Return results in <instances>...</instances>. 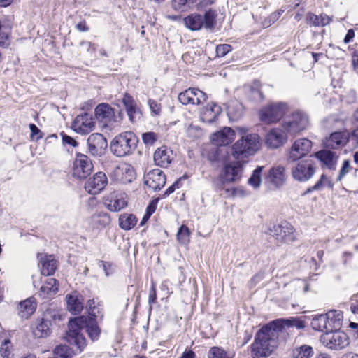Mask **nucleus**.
<instances>
[{
    "mask_svg": "<svg viewBox=\"0 0 358 358\" xmlns=\"http://www.w3.org/2000/svg\"><path fill=\"white\" fill-rule=\"evenodd\" d=\"M349 141H351L355 148H358V125L350 133H348Z\"/></svg>",
    "mask_w": 358,
    "mask_h": 358,
    "instance_id": "obj_63",
    "label": "nucleus"
},
{
    "mask_svg": "<svg viewBox=\"0 0 358 358\" xmlns=\"http://www.w3.org/2000/svg\"><path fill=\"white\" fill-rule=\"evenodd\" d=\"M312 149V142L308 138H303L296 140L287 155V160L295 162L306 156Z\"/></svg>",
    "mask_w": 358,
    "mask_h": 358,
    "instance_id": "obj_10",
    "label": "nucleus"
},
{
    "mask_svg": "<svg viewBox=\"0 0 358 358\" xmlns=\"http://www.w3.org/2000/svg\"><path fill=\"white\" fill-rule=\"evenodd\" d=\"M322 343L327 348L334 350H341L346 348L349 343V338L343 331H327L321 336Z\"/></svg>",
    "mask_w": 358,
    "mask_h": 358,
    "instance_id": "obj_8",
    "label": "nucleus"
},
{
    "mask_svg": "<svg viewBox=\"0 0 358 358\" xmlns=\"http://www.w3.org/2000/svg\"><path fill=\"white\" fill-rule=\"evenodd\" d=\"M270 234L277 241L282 243H291L296 239V231L289 222H281L269 229Z\"/></svg>",
    "mask_w": 358,
    "mask_h": 358,
    "instance_id": "obj_11",
    "label": "nucleus"
},
{
    "mask_svg": "<svg viewBox=\"0 0 358 358\" xmlns=\"http://www.w3.org/2000/svg\"><path fill=\"white\" fill-rule=\"evenodd\" d=\"M61 136L62 138V143L64 145H69L71 147L77 146V141L72 137L68 136L64 132H62Z\"/></svg>",
    "mask_w": 358,
    "mask_h": 358,
    "instance_id": "obj_57",
    "label": "nucleus"
},
{
    "mask_svg": "<svg viewBox=\"0 0 358 358\" xmlns=\"http://www.w3.org/2000/svg\"><path fill=\"white\" fill-rule=\"evenodd\" d=\"M123 105L125 107L127 115L131 122H135L138 115H140V110L133 97L125 93L122 99Z\"/></svg>",
    "mask_w": 358,
    "mask_h": 358,
    "instance_id": "obj_29",
    "label": "nucleus"
},
{
    "mask_svg": "<svg viewBox=\"0 0 358 358\" xmlns=\"http://www.w3.org/2000/svg\"><path fill=\"white\" fill-rule=\"evenodd\" d=\"M287 132L283 129H272L266 136V144L271 148H278L287 141Z\"/></svg>",
    "mask_w": 358,
    "mask_h": 358,
    "instance_id": "obj_22",
    "label": "nucleus"
},
{
    "mask_svg": "<svg viewBox=\"0 0 358 358\" xmlns=\"http://www.w3.org/2000/svg\"><path fill=\"white\" fill-rule=\"evenodd\" d=\"M73 352L66 345H60L54 350L55 358H71Z\"/></svg>",
    "mask_w": 358,
    "mask_h": 358,
    "instance_id": "obj_47",
    "label": "nucleus"
},
{
    "mask_svg": "<svg viewBox=\"0 0 358 358\" xmlns=\"http://www.w3.org/2000/svg\"><path fill=\"white\" fill-rule=\"evenodd\" d=\"M59 288V282L55 278H48L41 287L38 295L42 299H49L55 296Z\"/></svg>",
    "mask_w": 358,
    "mask_h": 358,
    "instance_id": "obj_28",
    "label": "nucleus"
},
{
    "mask_svg": "<svg viewBox=\"0 0 358 358\" xmlns=\"http://www.w3.org/2000/svg\"><path fill=\"white\" fill-rule=\"evenodd\" d=\"M189 229L185 225H182L177 233L178 240L182 243H186L189 241Z\"/></svg>",
    "mask_w": 358,
    "mask_h": 358,
    "instance_id": "obj_50",
    "label": "nucleus"
},
{
    "mask_svg": "<svg viewBox=\"0 0 358 358\" xmlns=\"http://www.w3.org/2000/svg\"><path fill=\"white\" fill-rule=\"evenodd\" d=\"M317 169V162L313 157L295 162L291 166L290 172L294 180L306 182L310 180Z\"/></svg>",
    "mask_w": 358,
    "mask_h": 358,
    "instance_id": "obj_6",
    "label": "nucleus"
},
{
    "mask_svg": "<svg viewBox=\"0 0 358 358\" xmlns=\"http://www.w3.org/2000/svg\"><path fill=\"white\" fill-rule=\"evenodd\" d=\"M217 13L216 10L209 9L206 11L203 17V27L206 29L212 30L216 25V18Z\"/></svg>",
    "mask_w": 358,
    "mask_h": 358,
    "instance_id": "obj_43",
    "label": "nucleus"
},
{
    "mask_svg": "<svg viewBox=\"0 0 358 358\" xmlns=\"http://www.w3.org/2000/svg\"><path fill=\"white\" fill-rule=\"evenodd\" d=\"M166 176L159 169L150 171L144 176V184L153 191L160 190L166 184Z\"/></svg>",
    "mask_w": 358,
    "mask_h": 358,
    "instance_id": "obj_16",
    "label": "nucleus"
},
{
    "mask_svg": "<svg viewBox=\"0 0 358 358\" xmlns=\"http://www.w3.org/2000/svg\"><path fill=\"white\" fill-rule=\"evenodd\" d=\"M221 112L220 106L215 103H210L201 110L200 119L203 122L210 124L216 120Z\"/></svg>",
    "mask_w": 358,
    "mask_h": 358,
    "instance_id": "obj_25",
    "label": "nucleus"
},
{
    "mask_svg": "<svg viewBox=\"0 0 358 358\" xmlns=\"http://www.w3.org/2000/svg\"><path fill=\"white\" fill-rule=\"evenodd\" d=\"M51 322L47 317L37 319L32 325V332L36 338L48 336L51 333Z\"/></svg>",
    "mask_w": 358,
    "mask_h": 358,
    "instance_id": "obj_27",
    "label": "nucleus"
},
{
    "mask_svg": "<svg viewBox=\"0 0 358 358\" xmlns=\"http://www.w3.org/2000/svg\"><path fill=\"white\" fill-rule=\"evenodd\" d=\"M319 159L328 168L332 169L335 168L338 156L334 151L329 150H322L315 154Z\"/></svg>",
    "mask_w": 358,
    "mask_h": 358,
    "instance_id": "obj_32",
    "label": "nucleus"
},
{
    "mask_svg": "<svg viewBox=\"0 0 358 358\" xmlns=\"http://www.w3.org/2000/svg\"><path fill=\"white\" fill-rule=\"evenodd\" d=\"M94 113L96 118L104 126H108L115 122L114 109L108 103L99 104L95 108Z\"/></svg>",
    "mask_w": 358,
    "mask_h": 358,
    "instance_id": "obj_21",
    "label": "nucleus"
},
{
    "mask_svg": "<svg viewBox=\"0 0 358 358\" xmlns=\"http://www.w3.org/2000/svg\"><path fill=\"white\" fill-rule=\"evenodd\" d=\"M348 141V133L345 134L343 132H334L331 134L329 138L326 143V145L329 148L337 149L340 147L345 145Z\"/></svg>",
    "mask_w": 358,
    "mask_h": 358,
    "instance_id": "obj_30",
    "label": "nucleus"
},
{
    "mask_svg": "<svg viewBox=\"0 0 358 358\" xmlns=\"http://www.w3.org/2000/svg\"><path fill=\"white\" fill-rule=\"evenodd\" d=\"M137 223V218L133 214H122L119 217V226L124 230L131 229Z\"/></svg>",
    "mask_w": 358,
    "mask_h": 358,
    "instance_id": "obj_40",
    "label": "nucleus"
},
{
    "mask_svg": "<svg viewBox=\"0 0 358 358\" xmlns=\"http://www.w3.org/2000/svg\"><path fill=\"white\" fill-rule=\"evenodd\" d=\"M185 26L192 31L201 29L203 25V17L200 14H191L184 18Z\"/></svg>",
    "mask_w": 358,
    "mask_h": 358,
    "instance_id": "obj_34",
    "label": "nucleus"
},
{
    "mask_svg": "<svg viewBox=\"0 0 358 358\" xmlns=\"http://www.w3.org/2000/svg\"><path fill=\"white\" fill-rule=\"evenodd\" d=\"M236 352L233 348L213 346L207 352L208 358H234Z\"/></svg>",
    "mask_w": 358,
    "mask_h": 358,
    "instance_id": "obj_31",
    "label": "nucleus"
},
{
    "mask_svg": "<svg viewBox=\"0 0 358 358\" xmlns=\"http://www.w3.org/2000/svg\"><path fill=\"white\" fill-rule=\"evenodd\" d=\"M259 148V136L251 134L238 140L231 148L234 159H239L254 155Z\"/></svg>",
    "mask_w": 358,
    "mask_h": 358,
    "instance_id": "obj_5",
    "label": "nucleus"
},
{
    "mask_svg": "<svg viewBox=\"0 0 358 358\" xmlns=\"http://www.w3.org/2000/svg\"><path fill=\"white\" fill-rule=\"evenodd\" d=\"M217 161L222 162L223 169L221 173L222 182H236L241 178L243 164L240 161L235 159L230 161L228 148H219L216 150Z\"/></svg>",
    "mask_w": 358,
    "mask_h": 358,
    "instance_id": "obj_3",
    "label": "nucleus"
},
{
    "mask_svg": "<svg viewBox=\"0 0 358 358\" xmlns=\"http://www.w3.org/2000/svg\"><path fill=\"white\" fill-rule=\"evenodd\" d=\"M11 342L9 339H5L0 347V355L2 358H12Z\"/></svg>",
    "mask_w": 358,
    "mask_h": 358,
    "instance_id": "obj_49",
    "label": "nucleus"
},
{
    "mask_svg": "<svg viewBox=\"0 0 358 358\" xmlns=\"http://www.w3.org/2000/svg\"><path fill=\"white\" fill-rule=\"evenodd\" d=\"M243 114V106L238 101L231 102L227 107V115L232 121H237Z\"/></svg>",
    "mask_w": 358,
    "mask_h": 358,
    "instance_id": "obj_38",
    "label": "nucleus"
},
{
    "mask_svg": "<svg viewBox=\"0 0 358 358\" xmlns=\"http://www.w3.org/2000/svg\"><path fill=\"white\" fill-rule=\"evenodd\" d=\"M311 327L315 331H329L331 329L328 326V316L326 314L317 315L313 317L311 321Z\"/></svg>",
    "mask_w": 358,
    "mask_h": 358,
    "instance_id": "obj_35",
    "label": "nucleus"
},
{
    "mask_svg": "<svg viewBox=\"0 0 358 358\" xmlns=\"http://www.w3.org/2000/svg\"><path fill=\"white\" fill-rule=\"evenodd\" d=\"M173 152L166 146L157 148L154 152V161L157 166L167 167L173 159Z\"/></svg>",
    "mask_w": 358,
    "mask_h": 358,
    "instance_id": "obj_26",
    "label": "nucleus"
},
{
    "mask_svg": "<svg viewBox=\"0 0 358 358\" xmlns=\"http://www.w3.org/2000/svg\"><path fill=\"white\" fill-rule=\"evenodd\" d=\"M231 46H215L216 56L222 57L231 50Z\"/></svg>",
    "mask_w": 358,
    "mask_h": 358,
    "instance_id": "obj_60",
    "label": "nucleus"
},
{
    "mask_svg": "<svg viewBox=\"0 0 358 358\" xmlns=\"http://www.w3.org/2000/svg\"><path fill=\"white\" fill-rule=\"evenodd\" d=\"M309 117L303 112L294 113L287 120L283 122L282 129L290 135H296L308 129Z\"/></svg>",
    "mask_w": 358,
    "mask_h": 358,
    "instance_id": "obj_7",
    "label": "nucleus"
},
{
    "mask_svg": "<svg viewBox=\"0 0 358 358\" xmlns=\"http://www.w3.org/2000/svg\"><path fill=\"white\" fill-rule=\"evenodd\" d=\"M199 0H172L171 6L177 11H186L193 6Z\"/></svg>",
    "mask_w": 358,
    "mask_h": 358,
    "instance_id": "obj_45",
    "label": "nucleus"
},
{
    "mask_svg": "<svg viewBox=\"0 0 358 358\" xmlns=\"http://www.w3.org/2000/svg\"><path fill=\"white\" fill-rule=\"evenodd\" d=\"M264 166H257L249 178L248 183L255 189L259 188L262 183V172Z\"/></svg>",
    "mask_w": 358,
    "mask_h": 358,
    "instance_id": "obj_46",
    "label": "nucleus"
},
{
    "mask_svg": "<svg viewBox=\"0 0 358 358\" xmlns=\"http://www.w3.org/2000/svg\"><path fill=\"white\" fill-rule=\"evenodd\" d=\"M328 316V326L331 328L330 331H334L339 329L341 327L343 315L340 311L331 310L326 313Z\"/></svg>",
    "mask_w": 358,
    "mask_h": 358,
    "instance_id": "obj_37",
    "label": "nucleus"
},
{
    "mask_svg": "<svg viewBox=\"0 0 358 358\" xmlns=\"http://www.w3.org/2000/svg\"><path fill=\"white\" fill-rule=\"evenodd\" d=\"M306 19L307 23L315 27L326 26L331 21V17L326 14L316 15L312 13H307Z\"/></svg>",
    "mask_w": 358,
    "mask_h": 358,
    "instance_id": "obj_36",
    "label": "nucleus"
},
{
    "mask_svg": "<svg viewBox=\"0 0 358 358\" xmlns=\"http://www.w3.org/2000/svg\"><path fill=\"white\" fill-rule=\"evenodd\" d=\"M93 165L90 158L83 154H78L73 164V176L80 179H85L90 175Z\"/></svg>",
    "mask_w": 358,
    "mask_h": 358,
    "instance_id": "obj_12",
    "label": "nucleus"
},
{
    "mask_svg": "<svg viewBox=\"0 0 358 358\" xmlns=\"http://www.w3.org/2000/svg\"><path fill=\"white\" fill-rule=\"evenodd\" d=\"M95 127L92 115L85 113L78 115L73 122L74 130L80 134H86L91 132Z\"/></svg>",
    "mask_w": 358,
    "mask_h": 358,
    "instance_id": "obj_17",
    "label": "nucleus"
},
{
    "mask_svg": "<svg viewBox=\"0 0 358 358\" xmlns=\"http://www.w3.org/2000/svg\"><path fill=\"white\" fill-rule=\"evenodd\" d=\"M103 306L99 303H97L96 306H93V309L88 313L89 315L86 316V317H93L96 320V317H100L101 319L103 318V315L102 313Z\"/></svg>",
    "mask_w": 358,
    "mask_h": 358,
    "instance_id": "obj_52",
    "label": "nucleus"
},
{
    "mask_svg": "<svg viewBox=\"0 0 358 358\" xmlns=\"http://www.w3.org/2000/svg\"><path fill=\"white\" fill-rule=\"evenodd\" d=\"M138 139L134 133L125 131L117 135L110 143L111 152L117 157L131 155L137 147Z\"/></svg>",
    "mask_w": 358,
    "mask_h": 358,
    "instance_id": "obj_4",
    "label": "nucleus"
},
{
    "mask_svg": "<svg viewBox=\"0 0 358 358\" xmlns=\"http://www.w3.org/2000/svg\"><path fill=\"white\" fill-rule=\"evenodd\" d=\"M83 329L93 341L98 340L101 334L98 322L93 317H86L83 315L71 319L69 322L67 341L71 344L76 345L80 351H82L86 345V339L80 333Z\"/></svg>",
    "mask_w": 358,
    "mask_h": 358,
    "instance_id": "obj_1",
    "label": "nucleus"
},
{
    "mask_svg": "<svg viewBox=\"0 0 358 358\" xmlns=\"http://www.w3.org/2000/svg\"><path fill=\"white\" fill-rule=\"evenodd\" d=\"M99 268H102L105 273L106 276H109L113 273V268L112 264L105 261H99L98 262Z\"/></svg>",
    "mask_w": 358,
    "mask_h": 358,
    "instance_id": "obj_55",
    "label": "nucleus"
},
{
    "mask_svg": "<svg viewBox=\"0 0 358 358\" xmlns=\"http://www.w3.org/2000/svg\"><path fill=\"white\" fill-rule=\"evenodd\" d=\"M108 143L106 138L99 133L92 134L87 138L89 152L96 157L104 155Z\"/></svg>",
    "mask_w": 358,
    "mask_h": 358,
    "instance_id": "obj_15",
    "label": "nucleus"
},
{
    "mask_svg": "<svg viewBox=\"0 0 358 358\" xmlns=\"http://www.w3.org/2000/svg\"><path fill=\"white\" fill-rule=\"evenodd\" d=\"M157 300L156 289L155 285H152L149 292L148 303L149 304L155 303Z\"/></svg>",
    "mask_w": 358,
    "mask_h": 358,
    "instance_id": "obj_64",
    "label": "nucleus"
},
{
    "mask_svg": "<svg viewBox=\"0 0 358 358\" xmlns=\"http://www.w3.org/2000/svg\"><path fill=\"white\" fill-rule=\"evenodd\" d=\"M159 138V135L153 131H148L142 134V141L146 147L155 145Z\"/></svg>",
    "mask_w": 358,
    "mask_h": 358,
    "instance_id": "obj_48",
    "label": "nucleus"
},
{
    "mask_svg": "<svg viewBox=\"0 0 358 358\" xmlns=\"http://www.w3.org/2000/svg\"><path fill=\"white\" fill-rule=\"evenodd\" d=\"M186 176H184L177 180H176L171 186H169L162 195V198H166L172 194L176 189H179L181 187V181L185 179Z\"/></svg>",
    "mask_w": 358,
    "mask_h": 358,
    "instance_id": "obj_51",
    "label": "nucleus"
},
{
    "mask_svg": "<svg viewBox=\"0 0 358 358\" xmlns=\"http://www.w3.org/2000/svg\"><path fill=\"white\" fill-rule=\"evenodd\" d=\"M270 324L276 330L277 334L280 336L285 331V327H296L301 329L305 327L303 320L298 317H290L288 319H278L269 322Z\"/></svg>",
    "mask_w": 358,
    "mask_h": 358,
    "instance_id": "obj_19",
    "label": "nucleus"
},
{
    "mask_svg": "<svg viewBox=\"0 0 358 358\" xmlns=\"http://www.w3.org/2000/svg\"><path fill=\"white\" fill-rule=\"evenodd\" d=\"M257 87L258 86L257 85L256 87L252 86L251 87V96L254 100L259 101L264 99V96L262 92L258 89Z\"/></svg>",
    "mask_w": 358,
    "mask_h": 358,
    "instance_id": "obj_61",
    "label": "nucleus"
},
{
    "mask_svg": "<svg viewBox=\"0 0 358 358\" xmlns=\"http://www.w3.org/2000/svg\"><path fill=\"white\" fill-rule=\"evenodd\" d=\"M234 131L228 127H224L222 130L214 133L211 136V141L219 148H226L224 146L231 143L234 139Z\"/></svg>",
    "mask_w": 358,
    "mask_h": 358,
    "instance_id": "obj_20",
    "label": "nucleus"
},
{
    "mask_svg": "<svg viewBox=\"0 0 358 358\" xmlns=\"http://www.w3.org/2000/svg\"><path fill=\"white\" fill-rule=\"evenodd\" d=\"M148 105L151 112L155 115H159L161 112V106L155 100L149 99Z\"/></svg>",
    "mask_w": 358,
    "mask_h": 358,
    "instance_id": "obj_58",
    "label": "nucleus"
},
{
    "mask_svg": "<svg viewBox=\"0 0 358 358\" xmlns=\"http://www.w3.org/2000/svg\"><path fill=\"white\" fill-rule=\"evenodd\" d=\"M287 110L288 106L285 103L271 104L260 111V119L267 124L274 123L280 120Z\"/></svg>",
    "mask_w": 358,
    "mask_h": 358,
    "instance_id": "obj_9",
    "label": "nucleus"
},
{
    "mask_svg": "<svg viewBox=\"0 0 358 358\" xmlns=\"http://www.w3.org/2000/svg\"><path fill=\"white\" fill-rule=\"evenodd\" d=\"M327 180V176L324 174H322L320 180L313 186L310 187L306 189L305 194H309L313 191L320 190L324 186V181Z\"/></svg>",
    "mask_w": 358,
    "mask_h": 358,
    "instance_id": "obj_53",
    "label": "nucleus"
},
{
    "mask_svg": "<svg viewBox=\"0 0 358 358\" xmlns=\"http://www.w3.org/2000/svg\"><path fill=\"white\" fill-rule=\"evenodd\" d=\"M279 18V13H271L267 18L263 22V26L264 27H268L273 24Z\"/></svg>",
    "mask_w": 358,
    "mask_h": 358,
    "instance_id": "obj_59",
    "label": "nucleus"
},
{
    "mask_svg": "<svg viewBox=\"0 0 358 358\" xmlns=\"http://www.w3.org/2000/svg\"><path fill=\"white\" fill-rule=\"evenodd\" d=\"M66 299L67 308L72 314L78 315L81 312L83 306L77 296L67 295Z\"/></svg>",
    "mask_w": 358,
    "mask_h": 358,
    "instance_id": "obj_39",
    "label": "nucleus"
},
{
    "mask_svg": "<svg viewBox=\"0 0 358 358\" xmlns=\"http://www.w3.org/2000/svg\"><path fill=\"white\" fill-rule=\"evenodd\" d=\"M29 129L31 131V138L32 140L38 141L43 137L41 131L34 124H30Z\"/></svg>",
    "mask_w": 358,
    "mask_h": 358,
    "instance_id": "obj_56",
    "label": "nucleus"
},
{
    "mask_svg": "<svg viewBox=\"0 0 358 358\" xmlns=\"http://www.w3.org/2000/svg\"><path fill=\"white\" fill-rule=\"evenodd\" d=\"M159 198L152 200L150 203L148 205L146 208L145 214H147L148 216H151L157 208V205L159 201Z\"/></svg>",
    "mask_w": 358,
    "mask_h": 358,
    "instance_id": "obj_62",
    "label": "nucleus"
},
{
    "mask_svg": "<svg viewBox=\"0 0 358 358\" xmlns=\"http://www.w3.org/2000/svg\"><path fill=\"white\" fill-rule=\"evenodd\" d=\"M118 173L123 175L122 180L124 182H131L135 178V171L134 168L128 164H124L117 168Z\"/></svg>",
    "mask_w": 358,
    "mask_h": 358,
    "instance_id": "obj_44",
    "label": "nucleus"
},
{
    "mask_svg": "<svg viewBox=\"0 0 358 358\" xmlns=\"http://www.w3.org/2000/svg\"><path fill=\"white\" fill-rule=\"evenodd\" d=\"M108 184V178L103 172H98L89 178L85 183V189L92 195L101 193Z\"/></svg>",
    "mask_w": 358,
    "mask_h": 358,
    "instance_id": "obj_14",
    "label": "nucleus"
},
{
    "mask_svg": "<svg viewBox=\"0 0 358 358\" xmlns=\"http://www.w3.org/2000/svg\"><path fill=\"white\" fill-rule=\"evenodd\" d=\"M313 355V348L308 345H303L292 350V358H310Z\"/></svg>",
    "mask_w": 358,
    "mask_h": 358,
    "instance_id": "obj_42",
    "label": "nucleus"
},
{
    "mask_svg": "<svg viewBox=\"0 0 358 358\" xmlns=\"http://www.w3.org/2000/svg\"><path fill=\"white\" fill-rule=\"evenodd\" d=\"M38 257L41 266V274L46 276L53 275L58 266V262L54 256L52 255H38Z\"/></svg>",
    "mask_w": 358,
    "mask_h": 358,
    "instance_id": "obj_24",
    "label": "nucleus"
},
{
    "mask_svg": "<svg viewBox=\"0 0 358 358\" xmlns=\"http://www.w3.org/2000/svg\"><path fill=\"white\" fill-rule=\"evenodd\" d=\"M103 204L110 211L118 212L127 206L126 195L122 193L113 192L104 197Z\"/></svg>",
    "mask_w": 358,
    "mask_h": 358,
    "instance_id": "obj_18",
    "label": "nucleus"
},
{
    "mask_svg": "<svg viewBox=\"0 0 358 358\" xmlns=\"http://www.w3.org/2000/svg\"><path fill=\"white\" fill-rule=\"evenodd\" d=\"M286 178L285 168L282 166L272 167L266 177V180L276 188L282 186Z\"/></svg>",
    "mask_w": 358,
    "mask_h": 358,
    "instance_id": "obj_23",
    "label": "nucleus"
},
{
    "mask_svg": "<svg viewBox=\"0 0 358 358\" xmlns=\"http://www.w3.org/2000/svg\"><path fill=\"white\" fill-rule=\"evenodd\" d=\"M178 101L183 105L202 104L207 99L206 94L197 88H189L178 94Z\"/></svg>",
    "mask_w": 358,
    "mask_h": 358,
    "instance_id": "obj_13",
    "label": "nucleus"
},
{
    "mask_svg": "<svg viewBox=\"0 0 358 358\" xmlns=\"http://www.w3.org/2000/svg\"><path fill=\"white\" fill-rule=\"evenodd\" d=\"M279 335L270 323L262 327L256 334L251 345L253 358L268 357L278 346Z\"/></svg>",
    "mask_w": 358,
    "mask_h": 358,
    "instance_id": "obj_2",
    "label": "nucleus"
},
{
    "mask_svg": "<svg viewBox=\"0 0 358 358\" xmlns=\"http://www.w3.org/2000/svg\"><path fill=\"white\" fill-rule=\"evenodd\" d=\"M92 220L97 229H103L110 223V217L107 213L100 212L92 217Z\"/></svg>",
    "mask_w": 358,
    "mask_h": 358,
    "instance_id": "obj_41",
    "label": "nucleus"
},
{
    "mask_svg": "<svg viewBox=\"0 0 358 358\" xmlns=\"http://www.w3.org/2000/svg\"><path fill=\"white\" fill-rule=\"evenodd\" d=\"M351 169V166H350V162L349 160H344L343 162V165H342V167L340 170V172H339V174L338 176V178H337V180H339L341 181L343 178L348 173L350 172Z\"/></svg>",
    "mask_w": 358,
    "mask_h": 358,
    "instance_id": "obj_54",
    "label": "nucleus"
},
{
    "mask_svg": "<svg viewBox=\"0 0 358 358\" xmlns=\"http://www.w3.org/2000/svg\"><path fill=\"white\" fill-rule=\"evenodd\" d=\"M36 308V303L33 297L28 298L18 305L19 315L22 318H28Z\"/></svg>",
    "mask_w": 358,
    "mask_h": 358,
    "instance_id": "obj_33",
    "label": "nucleus"
}]
</instances>
